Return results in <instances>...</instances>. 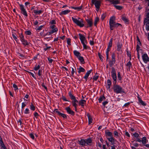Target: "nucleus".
Wrapping results in <instances>:
<instances>
[{
	"instance_id": "nucleus-1",
	"label": "nucleus",
	"mask_w": 149,
	"mask_h": 149,
	"mask_svg": "<svg viewBox=\"0 0 149 149\" xmlns=\"http://www.w3.org/2000/svg\"><path fill=\"white\" fill-rule=\"evenodd\" d=\"M115 17L114 16L111 17L109 21V25L110 28L111 30H113L114 27L117 28L119 26H122V25L118 23H116L115 21Z\"/></svg>"
},
{
	"instance_id": "nucleus-2",
	"label": "nucleus",
	"mask_w": 149,
	"mask_h": 149,
	"mask_svg": "<svg viewBox=\"0 0 149 149\" xmlns=\"http://www.w3.org/2000/svg\"><path fill=\"white\" fill-rule=\"evenodd\" d=\"M113 89L114 92L117 94L124 93V91L122 88L120 86L114 84Z\"/></svg>"
},
{
	"instance_id": "nucleus-3",
	"label": "nucleus",
	"mask_w": 149,
	"mask_h": 149,
	"mask_svg": "<svg viewBox=\"0 0 149 149\" xmlns=\"http://www.w3.org/2000/svg\"><path fill=\"white\" fill-rule=\"evenodd\" d=\"M68 95L71 99L72 100V106L74 107L77 106V103L78 101L76 99L75 97L72 94V93L71 92H70L68 93Z\"/></svg>"
},
{
	"instance_id": "nucleus-4",
	"label": "nucleus",
	"mask_w": 149,
	"mask_h": 149,
	"mask_svg": "<svg viewBox=\"0 0 149 149\" xmlns=\"http://www.w3.org/2000/svg\"><path fill=\"white\" fill-rule=\"evenodd\" d=\"M111 73V77L113 80V83L114 84H116V83L117 76L116 74V71L113 68H112Z\"/></svg>"
},
{
	"instance_id": "nucleus-5",
	"label": "nucleus",
	"mask_w": 149,
	"mask_h": 149,
	"mask_svg": "<svg viewBox=\"0 0 149 149\" xmlns=\"http://www.w3.org/2000/svg\"><path fill=\"white\" fill-rule=\"evenodd\" d=\"M19 6L21 10V13L25 16L27 17L28 14L25 9L24 8V6L22 4H19Z\"/></svg>"
},
{
	"instance_id": "nucleus-6",
	"label": "nucleus",
	"mask_w": 149,
	"mask_h": 149,
	"mask_svg": "<svg viewBox=\"0 0 149 149\" xmlns=\"http://www.w3.org/2000/svg\"><path fill=\"white\" fill-rule=\"evenodd\" d=\"M92 3L93 4H94L95 7L97 9H99L100 7L101 2L99 0L97 1V0H91Z\"/></svg>"
},
{
	"instance_id": "nucleus-7",
	"label": "nucleus",
	"mask_w": 149,
	"mask_h": 149,
	"mask_svg": "<svg viewBox=\"0 0 149 149\" xmlns=\"http://www.w3.org/2000/svg\"><path fill=\"white\" fill-rule=\"evenodd\" d=\"M72 19L73 22L75 23L80 27H83L84 26V24L83 23H81L80 21L78 20L77 19L72 17Z\"/></svg>"
},
{
	"instance_id": "nucleus-8",
	"label": "nucleus",
	"mask_w": 149,
	"mask_h": 149,
	"mask_svg": "<svg viewBox=\"0 0 149 149\" xmlns=\"http://www.w3.org/2000/svg\"><path fill=\"white\" fill-rule=\"evenodd\" d=\"M140 138H137L136 139V141L139 142H141L142 143V145H145L147 143L146 138L145 137H143L142 138L141 140Z\"/></svg>"
},
{
	"instance_id": "nucleus-9",
	"label": "nucleus",
	"mask_w": 149,
	"mask_h": 149,
	"mask_svg": "<svg viewBox=\"0 0 149 149\" xmlns=\"http://www.w3.org/2000/svg\"><path fill=\"white\" fill-rule=\"evenodd\" d=\"M26 106V104L25 103L23 102L22 103V107L21 108L19 107V105L17 107L18 108V111L20 115H22L23 113V111L24 108Z\"/></svg>"
},
{
	"instance_id": "nucleus-10",
	"label": "nucleus",
	"mask_w": 149,
	"mask_h": 149,
	"mask_svg": "<svg viewBox=\"0 0 149 149\" xmlns=\"http://www.w3.org/2000/svg\"><path fill=\"white\" fill-rule=\"evenodd\" d=\"M142 58L143 62L146 63H147L149 61V58L146 54H143L142 56Z\"/></svg>"
},
{
	"instance_id": "nucleus-11",
	"label": "nucleus",
	"mask_w": 149,
	"mask_h": 149,
	"mask_svg": "<svg viewBox=\"0 0 149 149\" xmlns=\"http://www.w3.org/2000/svg\"><path fill=\"white\" fill-rule=\"evenodd\" d=\"M54 112L55 113H57L58 115V116H61L64 118L66 119L67 118V117L66 115L61 113L58 110V109H54Z\"/></svg>"
},
{
	"instance_id": "nucleus-12",
	"label": "nucleus",
	"mask_w": 149,
	"mask_h": 149,
	"mask_svg": "<svg viewBox=\"0 0 149 149\" xmlns=\"http://www.w3.org/2000/svg\"><path fill=\"white\" fill-rule=\"evenodd\" d=\"M144 23H146V29L148 31H149V18H145V19Z\"/></svg>"
},
{
	"instance_id": "nucleus-13",
	"label": "nucleus",
	"mask_w": 149,
	"mask_h": 149,
	"mask_svg": "<svg viewBox=\"0 0 149 149\" xmlns=\"http://www.w3.org/2000/svg\"><path fill=\"white\" fill-rule=\"evenodd\" d=\"M65 109L66 110L67 112L69 114L72 116L74 115V112L71 109L70 107H67L65 108Z\"/></svg>"
},
{
	"instance_id": "nucleus-14",
	"label": "nucleus",
	"mask_w": 149,
	"mask_h": 149,
	"mask_svg": "<svg viewBox=\"0 0 149 149\" xmlns=\"http://www.w3.org/2000/svg\"><path fill=\"white\" fill-rule=\"evenodd\" d=\"M86 20L87 23L88 25L87 27H91L93 25L92 20L91 19H86Z\"/></svg>"
},
{
	"instance_id": "nucleus-15",
	"label": "nucleus",
	"mask_w": 149,
	"mask_h": 149,
	"mask_svg": "<svg viewBox=\"0 0 149 149\" xmlns=\"http://www.w3.org/2000/svg\"><path fill=\"white\" fill-rule=\"evenodd\" d=\"M105 135L107 138H108V137H111L113 136L112 133L109 131V130H106L105 131Z\"/></svg>"
},
{
	"instance_id": "nucleus-16",
	"label": "nucleus",
	"mask_w": 149,
	"mask_h": 149,
	"mask_svg": "<svg viewBox=\"0 0 149 149\" xmlns=\"http://www.w3.org/2000/svg\"><path fill=\"white\" fill-rule=\"evenodd\" d=\"M123 46L122 44L119 42H118L117 45V50L118 51H122V47Z\"/></svg>"
},
{
	"instance_id": "nucleus-17",
	"label": "nucleus",
	"mask_w": 149,
	"mask_h": 149,
	"mask_svg": "<svg viewBox=\"0 0 149 149\" xmlns=\"http://www.w3.org/2000/svg\"><path fill=\"white\" fill-rule=\"evenodd\" d=\"M92 143V139L91 138H89L86 140H84V146H85L86 144L88 145H91Z\"/></svg>"
},
{
	"instance_id": "nucleus-18",
	"label": "nucleus",
	"mask_w": 149,
	"mask_h": 149,
	"mask_svg": "<svg viewBox=\"0 0 149 149\" xmlns=\"http://www.w3.org/2000/svg\"><path fill=\"white\" fill-rule=\"evenodd\" d=\"M107 88L108 90L110 91V87L111 86V85L112 83L111 81L108 79L107 81Z\"/></svg>"
},
{
	"instance_id": "nucleus-19",
	"label": "nucleus",
	"mask_w": 149,
	"mask_h": 149,
	"mask_svg": "<svg viewBox=\"0 0 149 149\" xmlns=\"http://www.w3.org/2000/svg\"><path fill=\"white\" fill-rule=\"evenodd\" d=\"M79 38L83 45V46L84 47V36L81 33H79Z\"/></svg>"
},
{
	"instance_id": "nucleus-20",
	"label": "nucleus",
	"mask_w": 149,
	"mask_h": 149,
	"mask_svg": "<svg viewBox=\"0 0 149 149\" xmlns=\"http://www.w3.org/2000/svg\"><path fill=\"white\" fill-rule=\"evenodd\" d=\"M87 116L88 120V124H90L92 123V118L91 116L89 113H87Z\"/></svg>"
},
{
	"instance_id": "nucleus-21",
	"label": "nucleus",
	"mask_w": 149,
	"mask_h": 149,
	"mask_svg": "<svg viewBox=\"0 0 149 149\" xmlns=\"http://www.w3.org/2000/svg\"><path fill=\"white\" fill-rule=\"evenodd\" d=\"M107 139L111 143V145H113L114 144V141L116 140L113 136L110 138H107Z\"/></svg>"
},
{
	"instance_id": "nucleus-22",
	"label": "nucleus",
	"mask_w": 149,
	"mask_h": 149,
	"mask_svg": "<svg viewBox=\"0 0 149 149\" xmlns=\"http://www.w3.org/2000/svg\"><path fill=\"white\" fill-rule=\"evenodd\" d=\"M139 95H138V96L137 97L138 98V100L139 101V102L143 106H145L146 105V103L144 102L142 100H141V98L140 97H139Z\"/></svg>"
},
{
	"instance_id": "nucleus-23",
	"label": "nucleus",
	"mask_w": 149,
	"mask_h": 149,
	"mask_svg": "<svg viewBox=\"0 0 149 149\" xmlns=\"http://www.w3.org/2000/svg\"><path fill=\"white\" fill-rule=\"evenodd\" d=\"M92 71V70H90L88 71L86 73L85 75L84 76V79H86V81H87V78L88 77L89 74H91V72Z\"/></svg>"
},
{
	"instance_id": "nucleus-24",
	"label": "nucleus",
	"mask_w": 149,
	"mask_h": 149,
	"mask_svg": "<svg viewBox=\"0 0 149 149\" xmlns=\"http://www.w3.org/2000/svg\"><path fill=\"white\" fill-rule=\"evenodd\" d=\"M70 11V10H68L63 11L60 13L59 15H66L69 13Z\"/></svg>"
},
{
	"instance_id": "nucleus-25",
	"label": "nucleus",
	"mask_w": 149,
	"mask_h": 149,
	"mask_svg": "<svg viewBox=\"0 0 149 149\" xmlns=\"http://www.w3.org/2000/svg\"><path fill=\"white\" fill-rule=\"evenodd\" d=\"M43 10H34L33 11V13L36 15H40L43 12Z\"/></svg>"
},
{
	"instance_id": "nucleus-26",
	"label": "nucleus",
	"mask_w": 149,
	"mask_h": 149,
	"mask_svg": "<svg viewBox=\"0 0 149 149\" xmlns=\"http://www.w3.org/2000/svg\"><path fill=\"white\" fill-rule=\"evenodd\" d=\"M58 30V29L57 28H56L54 29H52V30L50 31L49 32V35H50V34H52L54 33L57 32Z\"/></svg>"
},
{
	"instance_id": "nucleus-27",
	"label": "nucleus",
	"mask_w": 149,
	"mask_h": 149,
	"mask_svg": "<svg viewBox=\"0 0 149 149\" xmlns=\"http://www.w3.org/2000/svg\"><path fill=\"white\" fill-rule=\"evenodd\" d=\"M22 43V44L25 46L28 45H29V43L27 41V40H25V39L21 41Z\"/></svg>"
},
{
	"instance_id": "nucleus-28",
	"label": "nucleus",
	"mask_w": 149,
	"mask_h": 149,
	"mask_svg": "<svg viewBox=\"0 0 149 149\" xmlns=\"http://www.w3.org/2000/svg\"><path fill=\"white\" fill-rule=\"evenodd\" d=\"M106 99V98L104 96H101L100 97V98L98 99L99 102L101 103L102 101Z\"/></svg>"
},
{
	"instance_id": "nucleus-29",
	"label": "nucleus",
	"mask_w": 149,
	"mask_h": 149,
	"mask_svg": "<svg viewBox=\"0 0 149 149\" xmlns=\"http://www.w3.org/2000/svg\"><path fill=\"white\" fill-rule=\"evenodd\" d=\"M122 19L123 21H124L125 23H128L129 20L125 16L123 15L122 17Z\"/></svg>"
},
{
	"instance_id": "nucleus-30",
	"label": "nucleus",
	"mask_w": 149,
	"mask_h": 149,
	"mask_svg": "<svg viewBox=\"0 0 149 149\" xmlns=\"http://www.w3.org/2000/svg\"><path fill=\"white\" fill-rule=\"evenodd\" d=\"M78 143L81 146H84V139H81V140H79L78 141Z\"/></svg>"
},
{
	"instance_id": "nucleus-31",
	"label": "nucleus",
	"mask_w": 149,
	"mask_h": 149,
	"mask_svg": "<svg viewBox=\"0 0 149 149\" xmlns=\"http://www.w3.org/2000/svg\"><path fill=\"white\" fill-rule=\"evenodd\" d=\"M82 7V6H80L78 7H74L73 6H71V8L75 10H77L78 11H79L81 9Z\"/></svg>"
},
{
	"instance_id": "nucleus-32",
	"label": "nucleus",
	"mask_w": 149,
	"mask_h": 149,
	"mask_svg": "<svg viewBox=\"0 0 149 149\" xmlns=\"http://www.w3.org/2000/svg\"><path fill=\"white\" fill-rule=\"evenodd\" d=\"M111 58V61L115 63L116 61L115 55L114 53H113L112 54Z\"/></svg>"
},
{
	"instance_id": "nucleus-33",
	"label": "nucleus",
	"mask_w": 149,
	"mask_h": 149,
	"mask_svg": "<svg viewBox=\"0 0 149 149\" xmlns=\"http://www.w3.org/2000/svg\"><path fill=\"white\" fill-rule=\"evenodd\" d=\"M110 48L108 47L107 50L106 52V57H107V61L108 60L109 58V52L110 51Z\"/></svg>"
},
{
	"instance_id": "nucleus-34",
	"label": "nucleus",
	"mask_w": 149,
	"mask_h": 149,
	"mask_svg": "<svg viewBox=\"0 0 149 149\" xmlns=\"http://www.w3.org/2000/svg\"><path fill=\"white\" fill-rule=\"evenodd\" d=\"M73 53L75 56H76L77 57L80 56V53L76 50H74L73 52Z\"/></svg>"
},
{
	"instance_id": "nucleus-35",
	"label": "nucleus",
	"mask_w": 149,
	"mask_h": 149,
	"mask_svg": "<svg viewBox=\"0 0 149 149\" xmlns=\"http://www.w3.org/2000/svg\"><path fill=\"white\" fill-rule=\"evenodd\" d=\"M30 108L33 111H34L35 109V107L34 106L33 104L32 103H31L30 105Z\"/></svg>"
},
{
	"instance_id": "nucleus-36",
	"label": "nucleus",
	"mask_w": 149,
	"mask_h": 149,
	"mask_svg": "<svg viewBox=\"0 0 149 149\" xmlns=\"http://www.w3.org/2000/svg\"><path fill=\"white\" fill-rule=\"evenodd\" d=\"M77 69L78 70V72L79 73H80L81 72H84V68L81 67V66H80L79 68H77Z\"/></svg>"
},
{
	"instance_id": "nucleus-37",
	"label": "nucleus",
	"mask_w": 149,
	"mask_h": 149,
	"mask_svg": "<svg viewBox=\"0 0 149 149\" xmlns=\"http://www.w3.org/2000/svg\"><path fill=\"white\" fill-rule=\"evenodd\" d=\"M112 40L113 39L111 38L109 42L108 45V47L111 48L112 46Z\"/></svg>"
},
{
	"instance_id": "nucleus-38",
	"label": "nucleus",
	"mask_w": 149,
	"mask_h": 149,
	"mask_svg": "<svg viewBox=\"0 0 149 149\" xmlns=\"http://www.w3.org/2000/svg\"><path fill=\"white\" fill-rule=\"evenodd\" d=\"M99 18L98 17H96L95 19V22H94V25L95 26H96L97 25V24L98 22H99Z\"/></svg>"
},
{
	"instance_id": "nucleus-39",
	"label": "nucleus",
	"mask_w": 149,
	"mask_h": 149,
	"mask_svg": "<svg viewBox=\"0 0 149 149\" xmlns=\"http://www.w3.org/2000/svg\"><path fill=\"white\" fill-rule=\"evenodd\" d=\"M79 105L81 106H84V100H81L79 101L78 102Z\"/></svg>"
},
{
	"instance_id": "nucleus-40",
	"label": "nucleus",
	"mask_w": 149,
	"mask_h": 149,
	"mask_svg": "<svg viewBox=\"0 0 149 149\" xmlns=\"http://www.w3.org/2000/svg\"><path fill=\"white\" fill-rule=\"evenodd\" d=\"M114 136L117 138L119 137L118 132L116 131H115L113 132Z\"/></svg>"
},
{
	"instance_id": "nucleus-41",
	"label": "nucleus",
	"mask_w": 149,
	"mask_h": 149,
	"mask_svg": "<svg viewBox=\"0 0 149 149\" xmlns=\"http://www.w3.org/2000/svg\"><path fill=\"white\" fill-rule=\"evenodd\" d=\"M98 74L96 73L95 75L93 77V80L96 81L99 77V76L97 75Z\"/></svg>"
},
{
	"instance_id": "nucleus-42",
	"label": "nucleus",
	"mask_w": 149,
	"mask_h": 149,
	"mask_svg": "<svg viewBox=\"0 0 149 149\" xmlns=\"http://www.w3.org/2000/svg\"><path fill=\"white\" fill-rule=\"evenodd\" d=\"M78 59L80 61V62L84 64V63H83V62H84V59L83 57L81 56L80 55L77 57Z\"/></svg>"
},
{
	"instance_id": "nucleus-43",
	"label": "nucleus",
	"mask_w": 149,
	"mask_h": 149,
	"mask_svg": "<svg viewBox=\"0 0 149 149\" xmlns=\"http://www.w3.org/2000/svg\"><path fill=\"white\" fill-rule=\"evenodd\" d=\"M126 52L127 56H128L130 57V60H131V52L127 50H126Z\"/></svg>"
},
{
	"instance_id": "nucleus-44",
	"label": "nucleus",
	"mask_w": 149,
	"mask_h": 149,
	"mask_svg": "<svg viewBox=\"0 0 149 149\" xmlns=\"http://www.w3.org/2000/svg\"><path fill=\"white\" fill-rule=\"evenodd\" d=\"M110 2H112V3L113 4H116L119 3V1L118 0H112L110 1Z\"/></svg>"
},
{
	"instance_id": "nucleus-45",
	"label": "nucleus",
	"mask_w": 149,
	"mask_h": 149,
	"mask_svg": "<svg viewBox=\"0 0 149 149\" xmlns=\"http://www.w3.org/2000/svg\"><path fill=\"white\" fill-rule=\"evenodd\" d=\"M0 146H1V148L3 149H7L6 147L5 146L4 143L0 144Z\"/></svg>"
},
{
	"instance_id": "nucleus-46",
	"label": "nucleus",
	"mask_w": 149,
	"mask_h": 149,
	"mask_svg": "<svg viewBox=\"0 0 149 149\" xmlns=\"http://www.w3.org/2000/svg\"><path fill=\"white\" fill-rule=\"evenodd\" d=\"M19 37L20 38L21 41L24 39V36H23L22 33H21L20 34L19 33Z\"/></svg>"
},
{
	"instance_id": "nucleus-47",
	"label": "nucleus",
	"mask_w": 149,
	"mask_h": 149,
	"mask_svg": "<svg viewBox=\"0 0 149 149\" xmlns=\"http://www.w3.org/2000/svg\"><path fill=\"white\" fill-rule=\"evenodd\" d=\"M126 66L129 67L128 69L130 70V67L132 66V63L130 61L128 62L126 64Z\"/></svg>"
},
{
	"instance_id": "nucleus-48",
	"label": "nucleus",
	"mask_w": 149,
	"mask_h": 149,
	"mask_svg": "<svg viewBox=\"0 0 149 149\" xmlns=\"http://www.w3.org/2000/svg\"><path fill=\"white\" fill-rule=\"evenodd\" d=\"M118 78L119 81H121L122 80V77L120 75V72H118Z\"/></svg>"
},
{
	"instance_id": "nucleus-49",
	"label": "nucleus",
	"mask_w": 149,
	"mask_h": 149,
	"mask_svg": "<svg viewBox=\"0 0 149 149\" xmlns=\"http://www.w3.org/2000/svg\"><path fill=\"white\" fill-rule=\"evenodd\" d=\"M134 136V137L136 138V139L137 138H139V134L137 133H135L133 134Z\"/></svg>"
},
{
	"instance_id": "nucleus-50",
	"label": "nucleus",
	"mask_w": 149,
	"mask_h": 149,
	"mask_svg": "<svg viewBox=\"0 0 149 149\" xmlns=\"http://www.w3.org/2000/svg\"><path fill=\"white\" fill-rule=\"evenodd\" d=\"M40 66L39 65H38L37 66V65H36L34 68V70L36 71L37 70L40 69Z\"/></svg>"
},
{
	"instance_id": "nucleus-51",
	"label": "nucleus",
	"mask_w": 149,
	"mask_h": 149,
	"mask_svg": "<svg viewBox=\"0 0 149 149\" xmlns=\"http://www.w3.org/2000/svg\"><path fill=\"white\" fill-rule=\"evenodd\" d=\"M98 56L100 58V59L101 60V61L103 62V56L101 55L100 53H98Z\"/></svg>"
},
{
	"instance_id": "nucleus-52",
	"label": "nucleus",
	"mask_w": 149,
	"mask_h": 149,
	"mask_svg": "<svg viewBox=\"0 0 149 149\" xmlns=\"http://www.w3.org/2000/svg\"><path fill=\"white\" fill-rule=\"evenodd\" d=\"M26 72H27L28 73H29V74H31V76H32V77H33L35 79H36V78L35 77L34 74H33L31 72H30L28 71H26Z\"/></svg>"
},
{
	"instance_id": "nucleus-53",
	"label": "nucleus",
	"mask_w": 149,
	"mask_h": 149,
	"mask_svg": "<svg viewBox=\"0 0 149 149\" xmlns=\"http://www.w3.org/2000/svg\"><path fill=\"white\" fill-rule=\"evenodd\" d=\"M114 6L117 9L121 10L122 9V7L121 6L116 5H115Z\"/></svg>"
},
{
	"instance_id": "nucleus-54",
	"label": "nucleus",
	"mask_w": 149,
	"mask_h": 149,
	"mask_svg": "<svg viewBox=\"0 0 149 149\" xmlns=\"http://www.w3.org/2000/svg\"><path fill=\"white\" fill-rule=\"evenodd\" d=\"M71 39L70 38H68L67 39V42L68 45H71Z\"/></svg>"
},
{
	"instance_id": "nucleus-55",
	"label": "nucleus",
	"mask_w": 149,
	"mask_h": 149,
	"mask_svg": "<svg viewBox=\"0 0 149 149\" xmlns=\"http://www.w3.org/2000/svg\"><path fill=\"white\" fill-rule=\"evenodd\" d=\"M115 63V62H112V61H110L109 62V64L111 67H112L113 65Z\"/></svg>"
},
{
	"instance_id": "nucleus-56",
	"label": "nucleus",
	"mask_w": 149,
	"mask_h": 149,
	"mask_svg": "<svg viewBox=\"0 0 149 149\" xmlns=\"http://www.w3.org/2000/svg\"><path fill=\"white\" fill-rule=\"evenodd\" d=\"M25 33L26 35H30L31 34V33L30 31H25Z\"/></svg>"
},
{
	"instance_id": "nucleus-57",
	"label": "nucleus",
	"mask_w": 149,
	"mask_h": 149,
	"mask_svg": "<svg viewBox=\"0 0 149 149\" xmlns=\"http://www.w3.org/2000/svg\"><path fill=\"white\" fill-rule=\"evenodd\" d=\"M24 113L25 114H28L29 113V110L28 108H26L25 109V111L24 112Z\"/></svg>"
},
{
	"instance_id": "nucleus-58",
	"label": "nucleus",
	"mask_w": 149,
	"mask_h": 149,
	"mask_svg": "<svg viewBox=\"0 0 149 149\" xmlns=\"http://www.w3.org/2000/svg\"><path fill=\"white\" fill-rule=\"evenodd\" d=\"M44 25H41L39 27H38L37 29H36L37 30H40L42 29V28L44 26Z\"/></svg>"
},
{
	"instance_id": "nucleus-59",
	"label": "nucleus",
	"mask_w": 149,
	"mask_h": 149,
	"mask_svg": "<svg viewBox=\"0 0 149 149\" xmlns=\"http://www.w3.org/2000/svg\"><path fill=\"white\" fill-rule=\"evenodd\" d=\"M106 16V15L105 14H103L101 17V19L102 20H103Z\"/></svg>"
},
{
	"instance_id": "nucleus-60",
	"label": "nucleus",
	"mask_w": 149,
	"mask_h": 149,
	"mask_svg": "<svg viewBox=\"0 0 149 149\" xmlns=\"http://www.w3.org/2000/svg\"><path fill=\"white\" fill-rule=\"evenodd\" d=\"M13 87L15 89V90H16L18 89L17 85L15 84H14L13 85Z\"/></svg>"
},
{
	"instance_id": "nucleus-61",
	"label": "nucleus",
	"mask_w": 149,
	"mask_h": 149,
	"mask_svg": "<svg viewBox=\"0 0 149 149\" xmlns=\"http://www.w3.org/2000/svg\"><path fill=\"white\" fill-rule=\"evenodd\" d=\"M12 36L13 39L16 41L17 42V37L14 34H12Z\"/></svg>"
},
{
	"instance_id": "nucleus-62",
	"label": "nucleus",
	"mask_w": 149,
	"mask_h": 149,
	"mask_svg": "<svg viewBox=\"0 0 149 149\" xmlns=\"http://www.w3.org/2000/svg\"><path fill=\"white\" fill-rule=\"evenodd\" d=\"M30 136L32 139L34 140L35 139V137L33 134L32 133L30 134H29Z\"/></svg>"
},
{
	"instance_id": "nucleus-63",
	"label": "nucleus",
	"mask_w": 149,
	"mask_h": 149,
	"mask_svg": "<svg viewBox=\"0 0 149 149\" xmlns=\"http://www.w3.org/2000/svg\"><path fill=\"white\" fill-rule=\"evenodd\" d=\"M50 23L51 24H56V21L54 20H52L50 22Z\"/></svg>"
},
{
	"instance_id": "nucleus-64",
	"label": "nucleus",
	"mask_w": 149,
	"mask_h": 149,
	"mask_svg": "<svg viewBox=\"0 0 149 149\" xmlns=\"http://www.w3.org/2000/svg\"><path fill=\"white\" fill-rule=\"evenodd\" d=\"M34 116L36 118H38V117L39 116V115L37 112H36L34 113Z\"/></svg>"
}]
</instances>
